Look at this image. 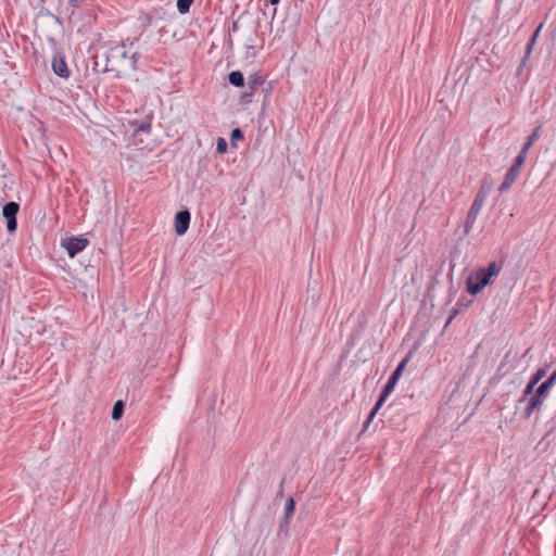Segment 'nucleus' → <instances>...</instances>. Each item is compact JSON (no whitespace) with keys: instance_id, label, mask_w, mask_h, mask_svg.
Returning <instances> with one entry per match:
<instances>
[{"instance_id":"nucleus-1","label":"nucleus","mask_w":556,"mask_h":556,"mask_svg":"<svg viewBox=\"0 0 556 556\" xmlns=\"http://www.w3.org/2000/svg\"><path fill=\"white\" fill-rule=\"evenodd\" d=\"M503 269V262H490L486 267H480L475 270L466 281V290L476 295L486 286L493 283L494 279Z\"/></svg>"},{"instance_id":"nucleus-2","label":"nucleus","mask_w":556,"mask_h":556,"mask_svg":"<svg viewBox=\"0 0 556 556\" xmlns=\"http://www.w3.org/2000/svg\"><path fill=\"white\" fill-rule=\"evenodd\" d=\"M132 45L134 41L127 39L121 45L112 47L106 55L105 71L117 72L124 65H129L130 68L135 70L139 54L138 52L129 54V47Z\"/></svg>"},{"instance_id":"nucleus-3","label":"nucleus","mask_w":556,"mask_h":556,"mask_svg":"<svg viewBox=\"0 0 556 556\" xmlns=\"http://www.w3.org/2000/svg\"><path fill=\"white\" fill-rule=\"evenodd\" d=\"M486 199V194L483 191H479L469 208V212L466 217V222L464 225L465 233H469L473 228V225L477 220V217L484 205Z\"/></svg>"},{"instance_id":"nucleus-4","label":"nucleus","mask_w":556,"mask_h":556,"mask_svg":"<svg viewBox=\"0 0 556 556\" xmlns=\"http://www.w3.org/2000/svg\"><path fill=\"white\" fill-rule=\"evenodd\" d=\"M413 356V351H410L397 365L395 370L390 376L387 384L383 388L384 394H391L393 391L396 382L399 381L400 377L402 376L407 363L409 362L410 357Z\"/></svg>"},{"instance_id":"nucleus-5","label":"nucleus","mask_w":556,"mask_h":556,"mask_svg":"<svg viewBox=\"0 0 556 556\" xmlns=\"http://www.w3.org/2000/svg\"><path fill=\"white\" fill-rule=\"evenodd\" d=\"M20 205L16 202H8L2 208V215L7 219V228L9 231H15L17 228L16 214Z\"/></svg>"},{"instance_id":"nucleus-6","label":"nucleus","mask_w":556,"mask_h":556,"mask_svg":"<svg viewBox=\"0 0 556 556\" xmlns=\"http://www.w3.org/2000/svg\"><path fill=\"white\" fill-rule=\"evenodd\" d=\"M88 243V239L80 236L68 239L64 245L67 250L68 255L71 257H74L77 253L85 250Z\"/></svg>"},{"instance_id":"nucleus-7","label":"nucleus","mask_w":556,"mask_h":556,"mask_svg":"<svg viewBox=\"0 0 556 556\" xmlns=\"http://www.w3.org/2000/svg\"><path fill=\"white\" fill-rule=\"evenodd\" d=\"M190 213L189 211H180L175 216V231L178 236H182L189 228L190 224Z\"/></svg>"},{"instance_id":"nucleus-8","label":"nucleus","mask_w":556,"mask_h":556,"mask_svg":"<svg viewBox=\"0 0 556 556\" xmlns=\"http://www.w3.org/2000/svg\"><path fill=\"white\" fill-rule=\"evenodd\" d=\"M52 70L58 76L62 78H68L71 75V71L68 70L67 64L61 54H55L53 56Z\"/></svg>"},{"instance_id":"nucleus-9","label":"nucleus","mask_w":556,"mask_h":556,"mask_svg":"<svg viewBox=\"0 0 556 556\" xmlns=\"http://www.w3.org/2000/svg\"><path fill=\"white\" fill-rule=\"evenodd\" d=\"M262 84V77L258 75H252L248 78V88L249 91H245L241 94L240 100L242 103L251 102V98L254 94L256 86Z\"/></svg>"},{"instance_id":"nucleus-10","label":"nucleus","mask_w":556,"mask_h":556,"mask_svg":"<svg viewBox=\"0 0 556 556\" xmlns=\"http://www.w3.org/2000/svg\"><path fill=\"white\" fill-rule=\"evenodd\" d=\"M544 399L545 395H540V392L535 390V393L530 397L528 405L523 410L525 418H530L533 412L542 405Z\"/></svg>"},{"instance_id":"nucleus-11","label":"nucleus","mask_w":556,"mask_h":556,"mask_svg":"<svg viewBox=\"0 0 556 556\" xmlns=\"http://www.w3.org/2000/svg\"><path fill=\"white\" fill-rule=\"evenodd\" d=\"M519 173H520V170L509 167L498 190L501 192L508 190L513 186V184L516 181V179L518 178Z\"/></svg>"},{"instance_id":"nucleus-12","label":"nucleus","mask_w":556,"mask_h":556,"mask_svg":"<svg viewBox=\"0 0 556 556\" xmlns=\"http://www.w3.org/2000/svg\"><path fill=\"white\" fill-rule=\"evenodd\" d=\"M390 394H384V391L382 390L376 405L374 406V408L371 409L366 422L364 424V430L368 427V425L371 422V420L374 419L375 415L378 413V410L380 409V407L382 406V404L386 402L387 397L389 396Z\"/></svg>"},{"instance_id":"nucleus-13","label":"nucleus","mask_w":556,"mask_h":556,"mask_svg":"<svg viewBox=\"0 0 556 556\" xmlns=\"http://www.w3.org/2000/svg\"><path fill=\"white\" fill-rule=\"evenodd\" d=\"M229 83L235 87H242L244 85V77L240 71H232L228 75Z\"/></svg>"},{"instance_id":"nucleus-14","label":"nucleus","mask_w":556,"mask_h":556,"mask_svg":"<svg viewBox=\"0 0 556 556\" xmlns=\"http://www.w3.org/2000/svg\"><path fill=\"white\" fill-rule=\"evenodd\" d=\"M124 413V403L122 401H117L112 409V419L113 420H119Z\"/></svg>"},{"instance_id":"nucleus-15","label":"nucleus","mask_w":556,"mask_h":556,"mask_svg":"<svg viewBox=\"0 0 556 556\" xmlns=\"http://www.w3.org/2000/svg\"><path fill=\"white\" fill-rule=\"evenodd\" d=\"M194 0H177V10L180 14L189 12L191 4Z\"/></svg>"},{"instance_id":"nucleus-16","label":"nucleus","mask_w":556,"mask_h":556,"mask_svg":"<svg viewBox=\"0 0 556 556\" xmlns=\"http://www.w3.org/2000/svg\"><path fill=\"white\" fill-rule=\"evenodd\" d=\"M546 375V370L544 368L538 369L532 377L530 378V381L534 384H538Z\"/></svg>"},{"instance_id":"nucleus-17","label":"nucleus","mask_w":556,"mask_h":556,"mask_svg":"<svg viewBox=\"0 0 556 556\" xmlns=\"http://www.w3.org/2000/svg\"><path fill=\"white\" fill-rule=\"evenodd\" d=\"M542 124H539L532 131V134L527 138L528 141H530V143H534L540 135H541V129H542Z\"/></svg>"},{"instance_id":"nucleus-18","label":"nucleus","mask_w":556,"mask_h":556,"mask_svg":"<svg viewBox=\"0 0 556 556\" xmlns=\"http://www.w3.org/2000/svg\"><path fill=\"white\" fill-rule=\"evenodd\" d=\"M527 159V155L526 154H522L521 152L517 155V157L515 159V162L514 164L510 166L513 168H516L518 170H520V167L523 165L525 161Z\"/></svg>"},{"instance_id":"nucleus-19","label":"nucleus","mask_w":556,"mask_h":556,"mask_svg":"<svg viewBox=\"0 0 556 556\" xmlns=\"http://www.w3.org/2000/svg\"><path fill=\"white\" fill-rule=\"evenodd\" d=\"M294 511V501L292 497H289L287 500V504H286V507H285V515H286V518H289Z\"/></svg>"},{"instance_id":"nucleus-20","label":"nucleus","mask_w":556,"mask_h":556,"mask_svg":"<svg viewBox=\"0 0 556 556\" xmlns=\"http://www.w3.org/2000/svg\"><path fill=\"white\" fill-rule=\"evenodd\" d=\"M552 389V384H549L546 380L541 383L536 391L540 392V395H545V397L547 396L549 390Z\"/></svg>"},{"instance_id":"nucleus-21","label":"nucleus","mask_w":556,"mask_h":556,"mask_svg":"<svg viewBox=\"0 0 556 556\" xmlns=\"http://www.w3.org/2000/svg\"><path fill=\"white\" fill-rule=\"evenodd\" d=\"M536 384L532 383L531 381L528 382L523 390V395L520 399V402L525 401L528 395H531L534 392V388Z\"/></svg>"},{"instance_id":"nucleus-22","label":"nucleus","mask_w":556,"mask_h":556,"mask_svg":"<svg viewBox=\"0 0 556 556\" xmlns=\"http://www.w3.org/2000/svg\"><path fill=\"white\" fill-rule=\"evenodd\" d=\"M216 151L218 153H225L227 151V142L224 138L217 139Z\"/></svg>"},{"instance_id":"nucleus-23","label":"nucleus","mask_w":556,"mask_h":556,"mask_svg":"<svg viewBox=\"0 0 556 556\" xmlns=\"http://www.w3.org/2000/svg\"><path fill=\"white\" fill-rule=\"evenodd\" d=\"M241 139H243L242 131L239 128L233 129L230 135V140L235 141V140H241Z\"/></svg>"},{"instance_id":"nucleus-24","label":"nucleus","mask_w":556,"mask_h":556,"mask_svg":"<svg viewBox=\"0 0 556 556\" xmlns=\"http://www.w3.org/2000/svg\"><path fill=\"white\" fill-rule=\"evenodd\" d=\"M532 146H533V143H530V141H528V140H527V141L525 142V144H523V147H522V149H521V151H520V152H521L522 154H526V155H527V154H528V151L530 150V148H531Z\"/></svg>"},{"instance_id":"nucleus-25","label":"nucleus","mask_w":556,"mask_h":556,"mask_svg":"<svg viewBox=\"0 0 556 556\" xmlns=\"http://www.w3.org/2000/svg\"><path fill=\"white\" fill-rule=\"evenodd\" d=\"M542 27H543V24H540V25L538 26V28L534 30V33L532 34V37H531V38H533V39H535V40H536V39H538V37H539V35H540V31H541Z\"/></svg>"},{"instance_id":"nucleus-26","label":"nucleus","mask_w":556,"mask_h":556,"mask_svg":"<svg viewBox=\"0 0 556 556\" xmlns=\"http://www.w3.org/2000/svg\"><path fill=\"white\" fill-rule=\"evenodd\" d=\"M534 46L528 43L527 45V51H526V56H525V60L523 62L530 56L531 52H532V49H533Z\"/></svg>"},{"instance_id":"nucleus-27","label":"nucleus","mask_w":556,"mask_h":556,"mask_svg":"<svg viewBox=\"0 0 556 556\" xmlns=\"http://www.w3.org/2000/svg\"><path fill=\"white\" fill-rule=\"evenodd\" d=\"M546 381H547L549 384H552V387H553V386L555 384V382H556V378H555L554 376H552V375H551V376L546 379Z\"/></svg>"},{"instance_id":"nucleus-28","label":"nucleus","mask_w":556,"mask_h":556,"mask_svg":"<svg viewBox=\"0 0 556 556\" xmlns=\"http://www.w3.org/2000/svg\"><path fill=\"white\" fill-rule=\"evenodd\" d=\"M4 172H5V167H4V165L0 162V176H4Z\"/></svg>"},{"instance_id":"nucleus-29","label":"nucleus","mask_w":556,"mask_h":556,"mask_svg":"<svg viewBox=\"0 0 556 556\" xmlns=\"http://www.w3.org/2000/svg\"><path fill=\"white\" fill-rule=\"evenodd\" d=\"M140 129H141V130H148V129H150V124L141 125V126H140Z\"/></svg>"},{"instance_id":"nucleus-30","label":"nucleus","mask_w":556,"mask_h":556,"mask_svg":"<svg viewBox=\"0 0 556 556\" xmlns=\"http://www.w3.org/2000/svg\"><path fill=\"white\" fill-rule=\"evenodd\" d=\"M535 42H536V40H535V39H533V38H531V39L529 40V42H528V43H530V45L534 46V45H535Z\"/></svg>"},{"instance_id":"nucleus-31","label":"nucleus","mask_w":556,"mask_h":556,"mask_svg":"<svg viewBox=\"0 0 556 556\" xmlns=\"http://www.w3.org/2000/svg\"><path fill=\"white\" fill-rule=\"evenodd\" d=\"M280 0H269L271 4H278Z\"/></svg>"},{"instance_id":"nucleus-32","label":"nucleus","mask_w":556,"mask_h":556,"mask_svg":"<svg viewBox=\"0 0 556 556\" xmlns=\"http://www.w3.org/2000/svg\"><path fill=\"white\" fill-rule=\"evenodd\" d=\"M552 376H554L556 378V370L552 374Z\"/></svg>"}]
</instances>
